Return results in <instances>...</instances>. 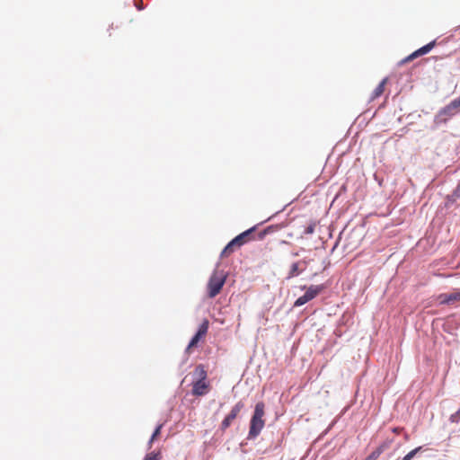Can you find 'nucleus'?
<instances>
[{
	"label": "nucleus",
	"instance_id": "obj_1",
	"mask_svg": "<svg viewBox=\"0 0 460 460\" xmlns=\"http://www.w3.org/2000/svg\"><path fill=\"white\" fill-rule=\"evenodd\" d=\"M264 414L265 403L262 401H260L255 404L253 412L250 419L249 431L246 437L247 440H254L261 434L265 426V420L263 419Z\"/></svg>",
	"mask_w": 460,
	"mask_h": 460
},
{
	"label": "nucleus",
	"instance_id": "obj_2",
	"mask_svg": "<svg viewBox=\"0 0 460 460\" xmlns=\"http://www.w3.org/2000/svg\"><path fill=\"white\" fill-rule=\"evenodd\" d=\"M258 225H255L243 232L240 233L236 236H234L232 240H230L226 245L224 247L220 253V257H227L232 254L235 248H240L245 243H247L250 240L252 239V234L255 233Z\"/></svg>",
	"mask_w": 460,
	"mask_h": 460
},
{
	"label": "nucleus",
	"instance_id": "obj_3",
	"mask_svg": "<svg viewBox=\"0 0 460 460\" xmlns=\"http://www.w3.org/2000/svg\"><path fill=\"white\" fill-rule=\"evenodd\" d=\"M460 112V95L452 100L448 104L442 107L434 117L436 128L446 124L451 118Z\"/></svg>",
	"mask_w": 460,
	"mask_h": 460
},
{
	"label": "nucleus",
	"instance_id": "obj_4",
	"mask_svg": "<svg viewBox=\"0 0 460 460\" xmlns=\"http://www.w3.org/2000/svg\"><path fill=\"white\" fill-rule=\"evenodd\" d=\"M227 278L224 270L218 271L215 269L210 275L207 284V296L209 298L216 297L222 290Z\"/></svg>",
	"mask_w": 460,
	"mask_h": 460
},
{
	"label": "nucleus",
	"instance_id": "obj_5",
	"mask_svg": "<svg viewBox=\"0 0 460 460\" xmlns=\"http://www.w3.org/2000/svg\"><path fill=\"white\" fill-rule=\"evenodd\" d=\"M326 288L327 286L325 284L311 285L309 287L306 285L301 286L300 289L305 290V293L295 300L293 307H300L312 301L323 291H324Z\"/></svg>",
	"mask_w": 460,
	"mask_h": 460
},
{
	"label": "nucleus",
	"instance_id": "obj_6",
	"mask_svg": "<svg viewBox=\"0 0 460 460\" xmlns=\"http://www.w3.org/2000/svg\"><path fill=\"white\" fill-rule=\"evenodd\" d=\"M208 327L209 321L207 318H204L193 336L190 338L185 349V352H188L191 348L198 346L199 342L207 335Z\"/></svg>",
	"mask_w": 460,
	"mask_h": 460
},
{
	"label": "nucleus",
	"instance_id": "obj_7",
	"mask_svg": "<svg viewBox=\"0 0 460 460\" xmlns=\"http://www.w3.org/2000/svg\"><path fill=\"white\" fill-rule=\"evenodd\" d=\"M436 44H437V40H433L429 41V43H427L424 46L419 48L418 49L414 50L412 53L408 55L406 58L402 59L399 62V65L401 66V65H403L405 63L411 62V61L414 60L415 58H417L419 57H421V56H424V55L429 53L432 50V49L436 46Z\"/></svg>",
	"mask_w": 460,
	"mask_h": 460
},
{
	"label": "nucleus",
	"instance_id": "obj_8",
	"mask_svg": "<svg viewBox=\"0 0 460 460\" xmlns=\"http://www.w3.org/2000/svg\"><path fill=\"white\" fill-rule=\"evenodd\" d=\"M438 299L441 305L453 304L456 301H460V291L440 294Z\"/></svg>",
	"mask_w": 460,
	"mask_h": 460
},
{
	"label": "nucleus",
	"instance_id": "obj_9",
	"mask_svg": "<svg viewBox=\"0 0 460 460\" xmlns=\"http://www.w3.org/2000/svg\"><path fill=\"white\" fill-rule=\"evenodd\" d=\"M208 385L206 383V381H202V382H193V385H192V394L195 395V396H202V395H205L207 394V388H208Z\"/></svg>",
	"mask_w": 460,
	"mask_h": 460
},
{
	"label": "nucleus",
	"instance_id": "obj_10",
	"mask_svg": "<svg viewBox=\"0 0 460 460\" xmlns=\"http://www.w3.org/2000/svg\"><path fill=\"white\" fill-rule=\"evenodd\" d=\"M387 447L385 443L379 445L375 450H373L365 459L363 460H376L380 455Z\"/></svg>",
	"mask_w": 460,
	"mask_h": 460
},
{
	"label": "nucleus",
	"instance_id": "obj_11",
	"mask_svg": "<svg viewBox=\"0 0 460 460\" xmlns=\"http://www.w3.org/2000/svg\"><path fill=\"white\" fill-rule=\"evenodd\" d=\"M300 261L293 262L290 266L289 271L287 276V279H290L292 278L299 276L304 270L299 269Z\"/></svg>",
	"mask_w": 460,
	"mask_h": 460
},
{
	"label": "nucleus",
	"instance_id": "obj_12",
	"mask_svg": "<svg viewBox=\"0 0 460 460\" xmlns=\"http://www.w3.org/2000/svg\"><path fill=\"white\" fill-rule=\"evenodd\" d=\"M387 82V77H385L381 80V82L377 84V86L374 89L371 94V100H374L376 98H378L382 95V93L385 91V86Z\"/></svg>",
	"mask_w": 460,
	"mask_h": 460
},
{
	"label": "nucleus",
	"instance_id": "obj_13",
	"mask_svg": "<svg viewBox=\"0 0 460 460\" xmlns=\"http://www.w3.org/2000/svg\"><path fill=\"white\" fill-rule=\"evenodd\" d=\"M194 374L197 376L196 382L206 381L208 376L207 371L205 370V367L202 364L196 366Z\"/></svg>",
	"mask_w": 460,
	"mask_h": 460
},
{
	"label": "nucleus",
	"instance_id": "obj_14",
	"mask_svg": "<svg viewBox=\"0 0 460 460\" xmlns=\"http://www.w3.org/2000/svg\"><path fill=\"white\" fill-rule=\"evenodd\" d=\"M244 407V403L243 401H239L236 402L233 408L231 409L230 412L228 413L230 416H232L234 419H235L238 415V413L241 411V410Z\"/></svg>",
	"mask_w": 460,
	"mask_h": 460
},
{
	"label": "nucleus",
	"instance_id": "obj_15",
	"mask_svg": "<svg viewBox=\"0 0 460 460\" xmlns=\"http://www.w3.org/2000/svg\"><path fill=\"white\" fill-rule=\"evenodd\" d=\"M423 451V447L420 446L415 447L414 449L411 450L409 453H407L402 460H411L413 459L420 452Z\"/></svg>",
	"mask_w": 460,
	"mask_h": 460
},
{
	"label": "nucleus",
	"instance_id": "obj_16",
	"mask_svg": "<svg viewBox=\"0 0 460 460\" xmlns=\"http://www.w3.org/2000/svg\"><path fill=\"white\" fill-rule=\"evenodd\" d=\"M317 222L314 220L310 221L309 225L305 227L300 238H304L306 234H312L314 233Z\"/></svg>",
	"mask_w": 460,
	"mask_h": 460
},
{
	"label": "nucleus",
	"instance_id": "obj_17",
	"mask_svg": "<svg viewBox=\"0 0 460 460\" xmlns=\"http://www.w3.org/2000/svg\"><path fill=\"white\" fill-rule=\"evenodd\" d=\"M234 419L230 416L229 414H227L224 420H222L220 426H219V429L221 431H225L226 429H228L231 424H232V421L234 420Z\"/></svg>",
	"mask_w": 460,
	"mask_h": 460
},
{
	"label": "nucleus",
	"instance_id": "obj_18",
	"mask_svg": "<svg viewBox=\"0 0 460 460\" xmlns=\"http://www.w3.org/2000/svg\"><path fill=\"white\" fill-rule=\"evenodd\" d=\"M161 455L159 452L153 451L149 454H146L143 460H160Z\"/></svg>",
	"mask_w": 460,
	"mask_h": 460
},
{
	"label": "nucleus",
	"instance_id": "obj_19",
	"mask_svg": "<svg viewBox=\"0 0 460 460\" xmlns=\"http://www.w3.org/2000/svg\"><path fill=\"white\" fill-rule=\"evenodd\" d=\"M457 198L456 196H453V193L447 196L446 201H445V207L450 208L456 200Z\"/></svg>",
	"mask_w": 460,
	"mask_h": 460
},
{
	"label": "nucleus",
	"instance_id": "obj_20",
	"mask_svg": "<svg viewBox=\"0 0 460 460\" xmlns=\"http://www.w3.org/2000/svg\"><path fill=\"white\" fill-rule=\"evenodd\" d=\"M163 427H164V423H160V424L156 425V427L155 428V429L151 435L153 437V438H157L161 435Z\"/></svg>",
	"mask_w": 460,
	"mask_h": 460
},
{
	"label": "nucleus",
	"instance_id": "obj_21",
	"mask_svg": "<svg viewBox=\"0 0 460 460\" xmlns=\"http://www.w3.org/2000/svg\"><path fill=\"white\" fill-rule=\"evenodd\" d=\"M449 420L453 423H458L460 421V408L450 416Z\"/></svg>",
	"mask_w": 460,
	"mask_h": 460
},
{
	"label": "nucleus",
	"instance_id": "obj_22",
	"mask_svg": "<svg viewBox=\"0 0 460 460\" xmlns=\"http://www.w3.org/2000/svg\"><path fill=\"white\" fill-rule=\"evenodd\" d=\"M134 5L138 11H142L145 9V5L143 4L142 0H134Z\"/></svg>",
	"mask_w": 460,
	"mask_h": 460
},
{
	"label": "nucleus",
	"instance_id": "obj_23",
	"mask_svg": "<svg viewBox=\"0 0 460 460\" xmlns=\"http://www.w3.org/2000/svg\"><path fill=\"white\" fill-rule=\"evenodd\" d=\"M278 228H279L278 225H270V226H266L265 230L268 233V234H270L273 233Z\"/></svg>",
	"mask_w": 460,
	"mask_h": 460
},
{
	"label": "nucleus",
	"instance_id": "obj_24",
	"mask_svg": "<svg viewBox=\"0 0 460 460\" xmlns=\"http://www.w3.org/2000/svg\"><path fill=\"white\" fill-rule=\"evenodd\" d=\"M266 235H268V233L266 232L265 228L263 230H261L259 234H258V240H263Z\"/></svg>",
	"mask_w": 460,
	"mask_h": 460
},
{
	"label": "nucleus",
	"instance_id": "obj_25",
	"mask_svg": "<svg viewBox=\"0 0 460 460\" xmlns=\"http://www.w3.org/2000/svg\"><path fill=\"white\" fill-rule=\"evenodd\" d=\"M452 193H453V196H456V198H460V182L458 183V185L456 186V188L454 190V191Z\"/></svg>",
	"mask_w": 460,
	"mask_h": 460
},
{
	"label": "nucleus",
	"instance_id": "obj_26",
	"mask_svg": "<svg viewBox=\"0 0 460 460\" xmlns=\"http://www.w3.org/2000/svg\"><path fill=\"white\" fill-rule=\"evenodd\" d=\"M286 207H287V206H285L282 209H280V210L277 211V212H276L275 214H273L271 217H268V218L265 220V222H268V221L271 220L274 217H276L278 214H279L280 212H282V211L286 208ZM263 223H264V221H263V222H261V224H263Z\"/></svg>",
	"mask_w": 460,
	"mask_h": 460
},
{
	"label": "nucleus",
	"instance_id": "obj_27",
	"mask_svg": "<svg viewBox=\"0 0 460 460\" xmlns=\"http://www.w3.org/2000/svg\"><path fill=\"white\" fill-rule=\"evenodd\" d=\"M305 252V248H300V250H299V251H297V252H293L291 253V255H292L293 257H297V256H299V255H300V252Z\"/></svg>",
	"mask_w": 460,
	"mask_h": 460
},
{
	"label": "nucleus",
	"instance_id": "obj_28",
	"mask_svg": "<svg viewBox=\"0 0 460 460\" xmlns=\"http://www.w3.org/2000/svg\"><path fill=\"white\" fill-rule=\"evenodd\" d=\"M300 261V265H303L304 266V270L306 269L307 265H308V261L306 260H302V261Z\"/></svg>",
	"mask_w": 460,
	"mask_h": 460
},
{
	"label": "nucleus",
	"instance_id": "obj_29",
	"mask_svg": "<svg viewBox=\"0 0 460 460\" xmlns=\"http://www.w3.org/2000/svg\"><path fill=\"white\" fill-rule=\"evenodd\" d=\"M156 438H153V437L151 436L149 440H148V447L151 448L152 447V444L154 443V441L155 440Z\"/></svg>",
	"mask_w": 460,
	"mask_h": 460
},
{
	"label": "nucleus",
	"instance_id": "obj_30",
	"mask_svg": "<svg viewBox=\"0 0 460 460\" xmlns=\"http://www.w3.org/2000/svg\"><path fill=\"white\" fill-rule=\"evenodd\" d=\"M156 438H153V437L151 436L149 440H148V447L151 448L152 447V444L154 443V441L155 440Z\"/></svg>",
	"mask_w": 460,
	"mask_h": 460
},
{
	"label": "nucleus",
	"instance_id": "obj_31",
	"mask_svg": "<svg viewBox=\"0 0 460 460\" xmlns=\"http://www.w3.org/2000/svg\"><path fill=\"white\" fill-rule=\"evenodd\" d=\"M338 244H339V243H338V241H337V242L334 243V245H333V247H332V251H333V250L338 246Z\"/></svg>",
	"mask_w": 460,
	"mask_h": 460
},
{
	"label": "nucleus",
	"instance_id": "obj_32",
	"mask_svg": "<svg viewBox=\"0 0 460 460\" xmlns=\"http://www.w3.org/2000/svg\"><path fill=\"white\" fill-rule=\"evenodd\" d=\"M460 31V24L457 27H456V29H455V31Z\"/></svg>",
	"mask_w": 460,
	"mask_h": 460
}]
</instances>
